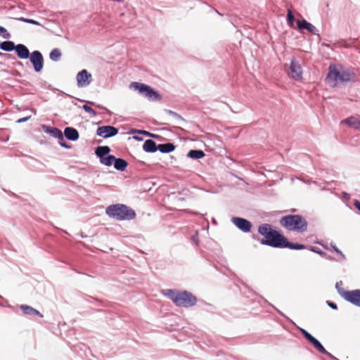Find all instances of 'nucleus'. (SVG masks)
I'll return each mask as SVG.
<instances>
[{
	"instance_id": "obj_1",
	"label": "nucleus",
	"mask_w": 360,
	"mask_h": 360,
	"mask_svg": "<svg viewBox=\"0 0 360 360\" xmlns=\"http://www.w3.org/2000/svg\"><path fill=\"white\" fill-rule=\"evenodd\" d=\"M258 232L263 236V238L260 240L262 245L274 248H288L292 250H303L305 248V246L302 244L289 242L283 234L274 229L269 224L260 225L258 228Z\"/></svg>"
},
{
	"instance_id": "obj_2",
	"label": "nucleus",
	"mask_w": 360,
	"mask_h": 360,
	"mask_svg": "<svg viewBox=\"0 0 360 360\" xmlns=\"http://www.w3.org/2000/svg\"><path fill=\"white\" fill-rule=\"evenodd\" d=\"M355 80L356 74L353 69L345 68L340 65L329 66L326 82L330 86L335 87Z\"/></svg>"
},
{
	"instance_id": "obj_3",
	"label": "nucleus",
	"mask_w": 360,
	"mask_h": 360,
	"mask_svg": "<svg viewBox=\"0 0 360 360\" xmlns=\"http://www.w3.org/2000/svg\"><path fill=\"white\" fill-rule=\"evenodd\" d=\"M165 295L172 300L179 307H190L195 304L197 298L188 291H178L168 289Z\"/></svg>"
},
{
	"instance_id": "obj_4",
	"label": "nucleus",
	"mask_w": 360,
	"mask_h": 360,
	"mask_svg": "<svg viewBox=\"0 0 360 360\" xmlns=\"http://www.w3.org/2000/svg\"><path fill=\"white\" fill-rule=\"evenodd\" d=\"M280 224L288 231L300 233L306 231L308 226L306 219L299 214H289L281 217Z\"/></svg>"
},
{
	"instance_id": "obj_5",
	"label": "nucleus",
	"mask_w": 360,
	"mask_h": 360,
	"mask_svg": "<svg viewBox=\"0 0 360 360\" xmlns=\"http://www.w3.org/2000/svg\"><path fill=\"white\" fill-rule=\"evenodd\" d=\"M106 214L117 220H130L135 217V212L122 204H115L108 206L105 210Z\"/></svg>"
},
{
	"instance_id": "obj_6",
	"label": "nucleus",
	"mask_w": 360,
	"mask_h": 360,
	"mask_svg": "<svg viewBox=\"0 0 360 360\" xmlns=\"http://www.w3.org/2000/svg\"><path fill=\"white\" fill-rule=\"evenodd\" d=\"M129 88L138 91L140 94L144 95L150 101H155L161 100V96L158 94V92L155 91L153 89L147 84L137 82H133L129 84Z\"/></svg>"
},
{
	"instance_id": "obj_7",
	"label": "nucleus",
	"mask_w": 360,
	"mask_h": 360,
	"mask_svg": "<svg viewBox=\"0 0 360 360\" xmlns=\"http://www.w3.org/2000/svg\"><path fill=\"white\" fill-rule=\"evenodd\" d=\"M30 61L33 65L36 72H40L44 67V58L42 54L39 51H34L30 54Z\"/></svg>"
},
{
	"instance_id": "obj_8",
	"label": "nucleus",
	"mask_w": 360,
	"mask_h": 360,
	"mask_svg": "<svg viewBox=\"0 0 360 360\" xmlns=\"http://www.w3.org/2000/svg\"><path fill=\"white\" fill-rule=\"evenodd\" d=\"M288 75L290 77L297 80L302 79V70L301 65L295 58L291 60Z\"/></svg>"
},
{
	"instance_id": "obj_9",
	"label": "nucleus",
	"mask_w": 360,
	"mask_h": 360,
	"mask_svg": "<svg viewBox=\"0 0 360 360\" xmlns=\"http://www.w3.org/2000/svg\"><path fill=\"white\" fill-rule=\"evenodd\" d=\"M342 295L348 302L360 307V290L345 291Z\"/></svg>"
},
{
	"instance_id": "obj_10",
	"label": "nucleus",
	"mask_w": 360,
	"mask_h": 360,
	"mask_svg": "<svg viewBox=\"0 0 360 360\" xmlns=\"http://www.w3.org/2000/svg\"><path fill=\"white\" fill-rule=\"evenodd\" d=\"M91 75L86 70H82L77 75V86L84 87L89 85L91 82Z\"/></svg>"
},
{
	"instance_id": "obj_11",
	"label": "nucleus",
	"mask_w": 360,
	"mask_h": 360,
	"mask_svg": "<svg viewBox=\"0 0 360 360\" xmlns=\"http://www.w3.org/2000/svg\"><path fill=\"white\" fill-rule=\"evenodd\" d=\"M117 133V129L110 125L99 127L96 131L97 135L103 138L113 136Z\"/></svg>"
},
{
	"instance_id": "obj_12",
	"label": "nucleus",
	"mask_w": 360,
	"mask_h": 360,
	"mask_svg": "<svg viewBox=\"0 0 360 360\" xmlns=\"http://www.w3.org/2000/svg\"><path fill=\"white\" fill-rule=\"evenodd\" d=\"M233 223L241 231L243 232H249L252 228V224L248 220L240 218V217H233L232 219Z\"/></svg>"
},
{
	"instance_id": "obj_13",
	"label": "nucleus",
	"mask_w": 360,
	"mask_h": 360,
	"mask_svg": "<svg viewBox=\"0 0 360 360\" xmlns=\"http://www.w3.org/2000/svg\"><path fill=\"white\" fill-rule=\"evenodd\" d=\"M341 124H347L356 129H360V117H356L351 116L341 121Z\"/></svg>"
},
{
	"instance_id": "obj_14",
	"label": "nucleus",
	"mask_w": 360,
	"mask_h": 360,
	"mask_svg": "<svg viewBox=\"0 0 360 360\" xmlns=\"http://www.w3.org/2000/svg\"><path fill=\"white\" fill-rule=\"evenodd\" d=\"M18 56L22 59H26L30 56L29 49L23 44H18L15 46Z\"/></svg>"
},
{
	"instance_id": "obj_15",
	"label": "nucleus",
	"mask_w": 360,
	"mask_h": 360,
	"mask_svg": "<svg viewBox=\"0 0 360 360\" xmlns=\"http://www.w3.org/2000/svg\"><path fill=\"white\" fill-rule=\"evenodd\" d=\"M64 135L65 137L71 141H76L79 138L78 131L72 127H67L65 129Z\"/></svg>"
},
{
	"instance_id": "obj_16",
	"label": "nucleus",
	"mask_w": 360,
	"mask_h": 360,
	"mask_svg": "<svg viewBox=\"0 0 360 360\" xmlns=\"http://www.w3.org/2000/svg\"><path fill=\"white\" fill-rule=\"evenodd\" d=\"M20 308L21 309L22 312L26 315H37L39 316L40 317L43 316V315L38 310L34 309L30 306L22 304L20 306Z\"/></svg>"
},
{
	"instance_id": "obj_17",
	"label": "nucleus",
	"mask_w": 360,
	"mask_h": 360,
	"mask_svg": "<svg viewBox=\"0 0 360 360\" xmlns=\"http://www.w3.org/2000/svg\"><path fill=\"white\" fill-rule=\"evenodd\" d=\"M143 149L146 152L153 153L158 150V146L154 141L148 139L144 142Z\"/></svg>"
},
{
	"instance_id": "obj_18",
	"label": "nucleus",
	"mask_w": 360,
	"mask_h": 360,
	"mask_svg": "<svg viewBox=\"0 0 360 360\" xmlns=\"http://www.w3.org/2000/svg\"><path fill=\"white\" fill-rule=\"evenodd\" d=\"M297 27L300 30L305 29L307 30L309 32H314L316 30L315 27L312 25L311 23L308 22L307 20H297Z\"/></svg>"
},
{
	"instance_id": "obj_19",
	"label": "nucleus",
	"mask_w": 360,
	"mask_h": 360,
	"mask_svg": "<svg viewBox=\"0 0 360 360\" xmlns=\"http://www.w3.org/2000/svg\"><path fill=\"white\" fill-rule=\"evenodd\" d=\"M110 151L108 146H98L95 151L96 155L99 157L100 160L105 157Z\"/></svg>"
},
{
	"instance_id": "obj_20",
	"label": "nucleus",
	"mask_w": 360,
	"mask_h": 360,
	"mask_svg": "<svg viewBox=\"0 0 360 360\" xmlns=\"http://www.w3.org/2000/svg\"><path fill=\"white\" fill-rule=\"evenodd\" d=\"M128 164L126 160L121 158H116L114 161V167L116 169L124 171L127 167Z\"/></svg>"
},
{
	"instance_id": "obj_21",
	"label": "nucleus",
	"mask_w": 360,
	"mask_h": 360,
	"mask_svg": "<svg viewBox=\"0 0 360 360\" xmlns=\"http://www.w3.org/2000/svg\"><path fill=\"white\" fill-rule=\"evenodd\" d=\"M46 131L51 134L52 136L59 139L60 141H63L64 139L62 131L57 128L47 127Z\"/></svg>"
},
{
	"instance_id": "obj_22",
	"label": "nucleus",
	"mask_w": 360,
	"mask_h": 360,
	"mask_svg": "<svg viewBox=\"0 0 360 360\" xmlns=\"http://www.w3.org/2000/svg\"><path fill=\"white\" fill-rule=\"evenodd\" d=\"M175 149V146L172 143H164L159 144L158 146V150H159L162 153H170Z\"/></svg>"
},
{
	"instance_id": "obj_23",
	"label": "nucleus",
	"mask_w": 360,
	"mask_h": 360,
	"mask_svg": "<svg viewBox=\"0 0 360 360\" xmlns=\"http://www.w3.org/2000/svg\"><path fill=\"white\" fill-rule=\"evenodd\" d=\"M311 345L317 349L320 353L326 354L330 357H333L332 354L327 352L323 345L316 340L311 343Z\"/></svg>"
},
{
	"instance_id": "obj_24",
	"label": "nucleus",
	"mask_w": 360,
	"mask_h": 360,
	"mask_svg": "<svg viewBox=\"0 0 360 360\" xmlns=\"http://www.w3.org/2000/svg\"><path fill=\"white\" fill-rule=\"evenodd\" d=\"M205 156V153L201 150H191L188 153V157L193 159H200Z\"/></svg>"
},
{
	"instance_id": "obj_25",
	"label": "nucleus",
	"mask_w": 360,
	"mask_h": 360,
	"mask_svg": "<svg viewBox=\"0 0 360 360\" xmlns=\"http://www.w3.org/2000/svg\"><path fill=\"white\" fill-rule=\"evenodd\" d=\"M15 44L11 41H6L0 44V48L6 51H11L15 49Z\"/></svg>"
},
{
	"instance_id": "obj_26",
	"label": "nucleus",
	"mask_w": 360,
	"mask_h": 360,
	"mask_svg": "<svg viewBox=\"0 0 360 360\" xmlns=\"http://www.w3.org/2000/svg\"><path fill=\"white\" fill-rule=\"evenodd\" d=\"M115 160V157L109 155L108 156H105L100 160L101 162L106 166H111L112 164H114V161Z\"/></svg>"
},
{
	"instance_id": "obj_27",
	"label": "nucleus",
	"mask_w": 360,
	"mask_h": 360,
	"mask_svg": "<svg viewBox=\"0 0 360 360\" xmlns=\"http://www.w3.org/2000/svg\"><path fill=\"white\" fill-rule=\"evenodd\" d=\"M61 56V52L58 49H54L50 53L49 57L51 60L53 61H57L60 59Z\"/></svg>"
},
{
	"instance_id": "obj_28",
	"label": "nucleus",
	"mask_w": 360,
	"mask_h": 360,
	"mask_svg": "<svg viewBox=\"0 0 360 360\" xmlns=\"http://www.w3.org/2000/svg\"><path fill=\"white\" fill-rule=\"evenodd\" d=\"M287 20L290 26L292 27L295 21V18L291 10H288Z\"/></svg>"
},
{
	"instance_id": "obj_29",
	"label": "nucleus",
	"mask_w": 360,
	"mask_h": 360,
	"mask_svg": "<svg viewBox=\"0 0 360 360\" xmlns=\"http://www.w3.org/2000/svg\"><path fill=\"white\" fill-rule=\"evenodd\" d=\"M82 108L86 112H89V114L91 115V116L94 117L96 115V112L92 108H91L89 105H84L82 106Z\"/></svg>"
},
{
	"instance_id": "obj_30",
	"label": "nucleus",
	"mask_w": 360,
	"mask_h": 360,
	"mask_svg": "<svg viewBox=\"0 0 360 360\" xmlns=\"http://www.w3.org/2000/svg\"><path fill=\"white\" fill-rule=\"evenodd\" d=\"M0 35L2 36L4 39H9L11 37V34L7 32V30L0 26Z\"/></svg>"
},
{
	"instance_id": "obj_31",
	"label": "nucleus",
	"mask_w": 360,
	"mask_h": 360,
	"mask_svg": "<svg viewBox=\"0 0 360 360\" xmlns=\"http://www.w3.org/2000/svg\"><path fill=\"white\" fill-rule=\"evenodd\" d=\"M18 20H20V21L28 22V23L33 24V25H39V23L38 22H37L36 20H32V19H27V18H19Z\"/></svg>"
},
{
	"instance_id": "obj_32",
	"label": "nucleus",
	"mask_w": 360,
	"mask_h": 360,
	"mask_svg": "<svg viewBox=\"0 0 360 360\" xmlns=\"http://www.w3.org/2000/svg\"><path fill=\"white\" fill-rule=\"evenodd\" d=\"M301 332L303 335V336L307 339L309 336H310V333H309L307 330H304V329H301Z\"/></svg>"
},
{
	"instance_id": "obj_33",
	"label": "nucleus",
	"mask_w": 360,
	"mask_h": 360,
	"mask_svg": "<svg viewBox=\"0 0 360 360\" xmlns=\"http://www.w3.org/2000/svg\"><path fill=\"white\" fill-rule=\"evenodd\" d=\"M355 207L359 210L360 211V202L358 201V200H356L354 203Z\"/></svg>"
},
{
	"instance_id": "obj_34",
	"label": "nucleus",
	"mask_w": 360,
	"mask_h": 360,
	"mask_svg": "<svg viewBox=\"0 0 360 360\" xmlns=\"http://www.w3.org/2000/svg\"><path fill=\"white\" fill-rule=\"evenodd\" d=\"M315 338H314L311 335L307 339L311 344L315 340Z\"/></svg>"
},
{
	"instance_id": "obj_35",
	"label": "nucleus",
	"mask_w": 360,
	"mask_h": 360,
	"mask_svg": "<svg viewBox=\"0 0 360 360\" xmlns=\"http://www.w3.org/2000/svg\"><path fill=\"white\" fill-rule=\"evenodd\" d=\"M315 338H314L311 335L307 339L311 344L315 340Z\"/></svg>"
},
{
	"instance_id": "obj_36",
	"label": "nucleus",
	"mask_w": 360,
	"mask_h": 360,
	"mask_svg": "<svg viewBox=\"0 0 360 360\" xmlns=\"http://www.w3.org/2000/svg\"><path fill=\"white\" fill-rule=\"evenodd\" d=\"M328 305L332 308V309H337V305L333 303V302H328Z\"/></svg>"
},
{
	"instance_id": "obj_37",
	"label": "nucleus",
	"mask_w": 360,
	"mask_h": 360,
	"mask_svg": "<svg viewBox=\"0 0 360 360\" xmlns=\"http://www.w3.org/2000/svg\"><path fill=\"white\" fill-rule=\"evenodd\" d=\"M28 120V117H24V118H22V119L18 120V122H25V121H26V120Z\"/></svg>"
},
{
	"instance_id": "obj_38",
	"label": "nucleus",
	"mask_w": 360,
	"mask_h": 360,
	"mask_svg": "<svg viewBox=\"0 0 360 360\" xmlns=\"http://www.w3.org/2000/svg\"><path fill=\"white\" fill-rule=\"evenodd\" d=\"M60 145L65 148H68V146L65 143L60 142Z\"/></svg>"
},
{
	"instance_id": "obj_39",
	"label": "nucleus",
	"mask_w": 360,
	"mask_h": 360,
	"mask_svg": "<svg viewBox=\"0 0 360 360\" xmlns=\"http://www.w3.org/2000/svg\"><path fill=\"white\" fill-rule=\"evenodd\" d=\"M139 133H140V134H149V133H148V132L145 131H139Z\"/></svg>"
},
{
	"instance_id": "obj_40",
	"label": "nucleus",
	"mask_w": 360,
	"mask_h": 360,
	"mask_svg": "<svg viewBox=\"0 0 360 360\" xmlns=\"http://www.w3.org/2000/svg\"><path fill=\"white\" fill-rule=\"evenodd\" d=\"M334 249H335V252H340V251H339V250L338 248H334Z\"/></svg>"
},
{
	"instance_id": "obj_41",
	"label": "nucleus",
	"mask_w": 360,
	"mask_h": 360,
	"mask_svg": "<svg viewBox=\"0 0 360 360\" xmlns=\"http://www.w3.org/2000/svg\"><path fill=\"white\" fill-rule=\"evenodd\" d=\"M326 7H327V8H328V7H329V4H328V3H327V4H326Z\"/></svg>"
}]
</instances>
